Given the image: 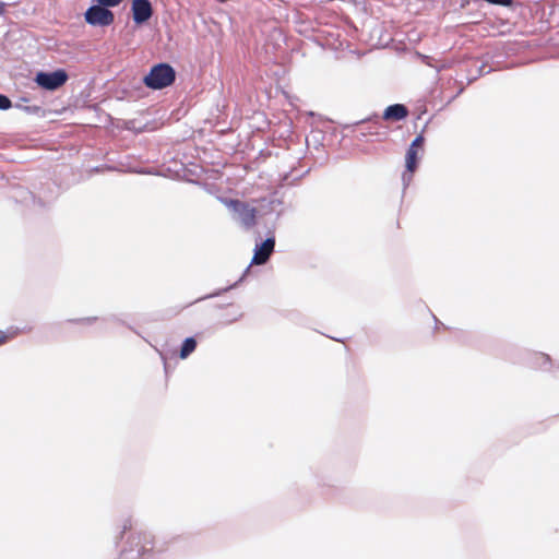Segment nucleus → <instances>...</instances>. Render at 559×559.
Segmentation results:
<instances>
[{
    "label": "nucleus",
    "mask_w": 559,
    "mask_h": 559,
    "mask_svg": "<svg viewBox=\"0 0 559 559\" xmlns=\"http://www.w3.org/2000/svg\"><path fill=\"white\" fill-rule=\"evenodd\" d=\"M155 548V538L150 532H139L128 538L122 550L123 559H141L151 555Z\"/></svg>",
    "instance_id": "obj_1"
},
{
    "label": "nucleus",
    "mask_w": 559,
    "mask_h": 559,
    "mask_svg": "<svg viewBox=\"0 0 559 559\" xmlns=\"http://www.w3.org/2000/svg\"><path fill=\"white\" fill-rule=\"evenodd\" d=\"M176 80V71L165 62L153 66L150 72L143 78V83L151 90H163L170 86Z\"/></svg>",
    "instance_id": "obj_2"
},
{
    "label": "nucleus",
    "mask_w": 559,
    "mask_h": 559,
    "mask_svg": "<svg viewBox=\"0 0 559 559\" xmlns=\"http://www.w3.org/2000/svg\"><path fill=\"white\" fill-rule=\"evenodd\" d=\"M221 202L229 210L233 219L249 229L255 225L257 210L247 202L222 198Z\"/></svg>",
    "instance_id": "obj_3"
},
{
    "label": "nucleus",
    "mask_w": 559,
    "mask_h": 559,
    "mask_svg": "<svg viewBox=\"0 0 559 559\" xmlns=\"http://www.w3.org/2000/svg\"><path fill=\"white\" fill-rule=\"evenodd\" d=\"M110 7L97 4L91 5L84 13V19L87 24L92 26H109L115 21L114 13L109 10Z\"/></svg>",
    "instance_id": "obj_4"
},
{
    "label": "nucleus",
    "mask_w": 559,
    "mask_h": 559,
    "mask_svg": "<svg viewBox=\"0 0 559 559\" xmlns=\"http://www.w3.org/2000/svg\"><path fill=\"white\" fill-rule=\"evenodd\" d=\"M68 80L64 70L59 69L52 72L40 71L35 76V82L44 90L56 91L61 87Z\"/></svg>",
    "instance_id": "obj_5"
},
{
    "label": "nucleus",
    "mask_w": 559,
    "mask_h": 559,
    "mask_svg": "<svg viewBox=\"0 0 559 559\" xmlns=\"http://www.w3.org/2000/svg\"><path fill=\"white\" fill-rule=\"evenodd\" d=\"M424 141H425V139L421 134L417 135L413 140V142L411 143V145L406 152L405 163H406L407 173H404L403 177H402L403 182L405 185H408V182L412 180V174L417 168V163H418L417 153H418V148L423 146Z\"/></svg>",
    "instance_id": "obj_6"
},
{
    "label": "nucleus",
    "mask_w": 559,
    "mask_h": 559,
    "mask_svg": "<svg viewBox=\"0 0 559 559\" xmlns=\"http://www.w3.org/2000/svg\"><path fill=\"white\" fill-rule=\"evenodd\" d=\"M275 248V238L274 237H267L264 241L261 243H257L254 248V254L251 260V264L254 265H263L265 264L271 254L273 253Z\"/></svg>",
    "instance_id": "obj_7"
},
{
    "label": "nucleus",
    "mask_w": 559,
    "mask_h": 559,
    "mask_svg": "<svg viewBox=\"0 0 559 559\" xmlns=\"http://www.w3.org/2000/svg\"><path fill=\"white\" fill-rule=\"evenodd\" d=\"M131 11L134 23L139 25L146 23L153 15L150 0H133Z\"/></svg>",
    "instance_id": "obj_8"
},
{
    "label": "nucleus",
    "mask_w": 559,
    "mask_h": 559,
    "mask_svg": "<svg viewBox=\"0 0 559 559\" xmlns=\"http://www.w3.org/2000/svg\"><path fill=\"white\" fill-rule=\"evenodd\" d=\"M408 115V110L405 105L403 104H394L390 105L385 108L383 112V119L384 120H393V121H400L406 118Z\"/></svg>",
    "instance_id": "obj_9"
},
{
    "label": "nucleus",
    "mask_w": 559,
    "mask_h": 559,
    "mask_svg": "<svg viewBox=\"0 0 559 559\" xmlns=\"http://www.w3.org/2000/svg\"><path fill=\"white\" fill-rule=\"evenodd\" d=\"M197 340L194 337H187L180 347L179 357L181 359L188 358L197 348Z\"/></svg>",
    "instance_id": "obj_10"
},
{
    "label": "nucleus",
    "mask_w": 559,
    "mask_h": 559,
    "mask_svg": "<svg viewBox=\"0 0 559 559\" xmlns=\"http://www.w3.org/2000/svg\"><path fill=\"white\" fill-rule=\"evenodd\" d=\"M20 333H22V330L16 326H11L5 332L0 331V345L4 344L8 340L17 336Z\"/></svg>",
    "instance_id": "obj_11"
},
{
    "label": "nucleus",
    "mask_w": 559,
    "mask_h": 559,
    "mask_svg": "<svg viewBox=\"0 0 559 559\" xmlns=\"http://www.w3.org/2000/svg\"><path fill=\"white\" fill-rule=\"evenodd\" d=\"M132 528V520L131 518H126L122 521L121 528L119 531L118 536L116 537L117 540H121L123 538V535Z\"/></svg>",
    "instance_id": "obj_12"
},
{
    "label": "nucleus",
    "mask_w": 559,
    "mask_h": 559,
    "mask_svg": "<svg viewBox=\"0 0 559 559\" xmlns=\"http://www.w3.org/2000/svg\"><path fill=\"white\" fill-rule=\"evenodd\" d=\"M535 358L537 360L536 364L538 365L539 368H546V366L550 364V357L546 354H535Z\"/></svg>",
    "instance_id": "obj_13"
},
{
    "label": "nucleus",
    "mask_w": 559,
    "mask_h": 559,
    "mask_svg": "<svg viewBox=\"0 0 559 559\" xmlns=\"http://www.w3.org/2000/svg\"><path fill=\"white\" fill-rule=\"evenodd\" d=\"M12 107L10 98L3 94H0V109L5 110Z\"/></svg>",
    "instance_id": "obj_14"
},
{
    "label": "nucleus",
    "mask_w": 559,
    "mask_h": 559,
    "mask_svg": "<svg viewBox=\"0 0 559 559\" xmlns=\"http://www.w3.org/2000/svg\"><path fill=\"white\" fill-rule=\"evenodd\" d=\"M486 2L495 5L510 7L513 0H485Z\"/></svg>",
    "instance_id": "obj_15"
},
{
    "label": "nucleus",
    "mask_w": 559,
    "mask_h": 559,
    "mask_svg": "<svg viewBox=\"0 0 559 559\" xmlns=\"http://www.w3.org/2000/svg\"><path fill=\"white\" fill-rule=\"evenodd\" d=\"M123 0H97L102 5H108L110 8L119 5Z\"/></svg>",
    "instance_id": "obj_16"
},
{
    "label": "nucleus",
    "mask_w": 559,
    "mask_h": 559,
    "mask_svg": "<svg viewBox=\"0 0 559 559\" xmlns=\"http://www.w3.org/2000/svg\"><path fill=\"white\" fill-rule=\"evenodd\" d=\"M23 109L26 112H29V114H37L40 110V107H38V106H25V107H23Z\"/></svg>",
    "instance_id": "obj_17"
},
{
    "label": "nucleus",
    "mask_w": 559,
    "mask_h": 559,
    "mask_svg": "<svg viewBox=\"0 0 559 559\" xmlns=\"http://www.w3.org/2000/svg\"><path fill=\"white\" fill-rule=\"evenodd\" d=\"M282 202L277 199H272L267 202V206L271 209V210H274L275 205H281Z\"/></svg>",
    "instance_id": "obj_18"
},
{
    "label": "nucleus",
    "mask_w": 559,
    "mask_h": 559,
    "mask_svg": "<svg viewBox=\"0 0 559 559\" xmlns=\"http://www.w3.org/2000/svg\"><path fill=\"white\" fill-rule=\"evenodd\" d=\"M96 319H97L96 317H88V318L81 319L80 321L91 324V323L95 322Z\"/></svg>",
    "instance_id": "obj_19"
},
{
    "label": "nucleus",
    "mask_w": 559,
    "mask_h": 559,
    "mask_svg": "<svg viewBox=\"0 0 559 559\" xmlns=\"http://www.w3.org/2000/svg\"><path fill=\"white\" fill-rule=\"evenodd\" d=\"M249 270H250V265L246 269V271H245L243 275L240 277L239 282L242 281V278L247 275Z\"/></svg>",
    "instance_id": "obj_20"
},
{
    "label": "nucleus",
    "mask_w": 559,
    "mask_h": 559,
    "mask_svg": "<svg viewBox=\"0 0 559 559\" xmlns=\"http://www.w3.org/2000/svg\"><path fill=\"white\" fill-rule=\"evenodd\" d=\"M4 12V3L0 2V14Z\"/></svg>",
    "instance_id": "obj_21"
},
{
    "label": "nucleus",
    "mask_w": 559,
    "mask_h": 559,
    "mask_svg": "<svg viewBox=\"0 0 559 559\" xmlns=\"http://www.w3.org/2000/svg\"><path fill=\"white\" fill-rule=\"evenodd\" d=\"M237 284H238V283H235L234 285H231V286H229V287H226V288L224 289V292L229 290L230 288H234Z\"/></svg>",
    "instance_id": "obj_22"
}]
</instances>
